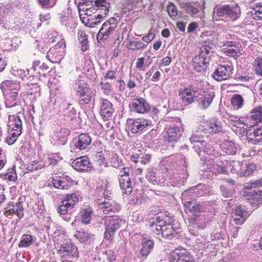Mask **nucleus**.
<instances>
[{"label": "nucleus", "mask_w": 262, "mask_h": 262, "mask_svg": "<svg viewBox=\"0 0 262 262\" xmlns=\"http://www.w3.org/2000/svg\"><path fill=\"white\" fill-rule=\"evenodd\" d=\"M178 234L177 229H174L173 226L170 224L165 225L164 224L162 236L165 238L171 239Z\"/></svg>", "instance_id": "473e14b6"}, {"label": "nucleus", "mask_w": 262, "mask_h": 262, "mask_svg": "<svg viewBox=\"0 0 262 262\" xmlns=\"http://www.w3.org/2000/svg\"><path fill=\"white\" fill-rule=\"evenodd\" d=\"M199 194L200 193H199L197 191V187H194L183 191L182 193V198L183 200H185V202L187 201V199L189 200L194 198Z\"/></svg>", "instance_id": "a19ab883"}, {"label": "nucleus", "mask_w": 262, "mask_h": 262, "mask_svg": "<svg viewBox=\"0 0 262 262\" xmlns=\"http://www.w3.org/2000/svg\"><path fill=\"white\" fill-rule=\"evenodd\" d=\"M233 70L232 66L220 64L214 71L213 77L217 81L228 79L230 77Z\"/></svg>", "instance_id": "2eb2a0df"}, {"label": "nucleus", "mask_w": 262, "mask_h": 262, "mask_svg": "<svg viewBox=\"0 0 262 262\" xmlns=\"http://www.w3.org/2000/svg\"><path fill=\"white\" fill-rule=\"evenodd\" d=\"M199 129L207 137V134L221 132L222 130L221 123L217 121L213 122H203L199 126Z\"/></svg>", "instance_id": "f3484780"}, {"label": "nucleus", "mask_w": 262, "mask_h": 262, "mask_svg": "<svg viewBox=\"0 0 262 262\" xmlns=\"http://www.w3.org/2000/svg\"><path fill=\"white\" fill-rule=\"evenodd\" d=\"M72 208L71 207L69 206V205L67 204V202L63 200L62 202V204H61L58 209V212L62 215L66 214L69 209Z\"/></svg>", "instance_id": "e2e57ef3"}, {"label": "nucleus", "mask_w": 262, "mask_h": 262, "mask_svg": "<svg viewBox=\"0 0 262 262\" xmlns=\"http://www.w3.org/2000/svg\"><path fill=\"white\" fill-rule=\"evenodd\" d=\"M234 213V216L243 217L247 216V212L245 211L244 208L241 205L237 206L235 208Z\"/></svg>", "instance_id": "0e129e2a"}, {"label": "nucleus", "mask_w": 262, "mask_h": 262, "mask_svg": "<svg viewBox=\"0 0 262 262\" xmlns=\"http://www.w3.org/2000/svg\"><path fill=\"white\" fill-rule=\"evenodd\" d=\"M113 112L112 104L106 99H102L100 111L101 116L104 119H107Z\"/></svg>", "instance_id": "a878e982"}, {"label": "nucleus", "mask_w": 262, "mask_h": 262, "mask_svg": "<svg viewBox=\"0 0 262 262\" xmlns=\"http://www.w3.org/2000/svg\"><path fill=\"white\" fill-rule=\"evenodd\" d=\"M57 248V253L61 258L71 260L79 257L78 248L71 241L63 243Z\"/></svg>", "instance_id": "7ed1b4c3"}, {"label": "nucleus", "mask_w": 262, "mask_h": 262, "mask_svg": "<svg viewBox=\"0 0 262 262\" xmlns=\"http://www.w3.org/2000/svg\"><path fill=\"white\" fill-rule=\"evenodd\" d=\"M101 85L102 90L104 94L108 95L112 92V87L108 82H102L101 83Z\"/></svg>", "instance_id": "338daca9"}, {"label": "nucleus", "mask_w": 262, "mask_h": 262, "mask_svg": "<svg viewBox=\"0 0 262 262\" xmlns=\"http://www.w3.org/2000/svg\"><path fill=\"white\" fill-rule=\"evenodd\" d=\"M99 209H100L104 214L110 215L118 212V209L116 206L115 203L113 201H104L99 204Z\"/></svg>", "instance_id": "5701e85b"}, {"label": "nucleus", "mask_w": 262, "mask_h": 262, "mask_svg": "<svg viewBox=\"0 0 262 262\" xmlns=\"http://www.w3.org/2000/svg\"><path fill=\"white\" fill-rule=\"evenodd\" d=\"M151 62V61H150L149 63H145V59L144 57L139 58L137 60L136 68L139 71H145Z\"/></svg>", "instance_id": "13d9d810"}, {"label": "nucleus", "mask_w": 262, "mask_h": 262, "mask_svg": "<svg viewBox=\"0 0 262 262\" xmlns=\"http://www.w3.org/2000/svg\"><path fill=\"white\" fill-rule=\"evenodd\" d=\"M256 169V165L254 163H248L243 164L241 167L239 173L243 174L245 176H249L253 173Z\"/></svg>", "instance_id": "4c0bfd02"}, {"label": "nucleus", "mask_w": 262, "mask_h": 262, "mask_svg": "<svg viewBox=\"0 0 262 262\" xmlns=\"http://www.w3.org/2000/svg\"><path fill=\"white\" fill-rule=\"evenodd\" d=\"M146 46L147 45H145L142 41L133 40L129 41L127 47L129 50L134 51L144 49Z\"/></svg>", "instance_id": "09e8293b"}, {"label": "nucleus", "mask_w": 262, "mask_h": 262, "mask_svg": "<svg viewBox=\"0 0 262 262\" xmlns=\"http://www.w3.org/2000/svg\"><path fill=\"white\" fill-rule=\"evenodd\" d=\"M24 208L23 205L19 201L16 203H9L4 210V214L7 217L12 218V216L16 215L21 219L24 216Z\"/></svg>", "instance_id": "f8f14e48"}, {"label": "nucleus", "mask_w": 262, "mask_h": 262, "mask_svg": "<svg viewBox=\"0 0 262 262\" xmlns=\"http://www.w3.org/2000/svg\"><path fill=\"white\" fill-rule=\"evenodd\" d=\"M96 12H97V10L95 6H94L84 12H80L79 16L81 21L86 25L87 19L94 18V16H92V15Z\"/></svg>", "instance_id": "e433bc0d"}, {"label": "nucleus", "mask_w": 262, "mask_h": 262, "mask_svg": "<svg viewBox=\"0 0 262 262\" xmlns=\"http://www.w3.org/2000/svg\"><path fill=\"white\" fill-rule=\"evenodd\" d=\"M204 161V165L206 166L207 169L215 174L222 173L226 170L222 168L221 164H215L213 160H209L207 158Z\"/></svg>", "instance_id": "cd10ccee"}, {"label": "nucleus", "mask_w": 262, "mask_h": 262, "mask_svg": "<svg viewBox=\"0 0 262 262\" xmlns=\"http://www.w3.org/2000/svg\"><path fill=\"white\" fill-rule=\"evenodd\" d=\"M253 70L257 76H262V56H257L252 63Z\"/></svg>", "instance_id": "f704fd0d"}, {"label": "nucleus", "mask_w": 262, "mask_h": 262, "mask_svg": "<svg viewBox=\"0 0 262 262\" xmlns=\"http://www.w3.org/2000/svg\"><path fill=\"white\" fill-rule=\"evenodd\" d=\"M213 52V49L209 46L205 45L200 48V51L199 54L202 57H204L205 60L209 62L210 57Z\"/></svg>", "instance_id": "79ce46f5"}, {"label": "nucleus", "mask_w": 262, "mask_h": 262, "mask_svg": "<svg viewBox=\"0 0 262 262\" xmlns=\"http://www.w3.org/2000/svg\"><path fill=\"white\" fill-rule=\"evenodd\" d=\"M76 96L81 104H88L92 97V90L85 82H79L77 88Z\"/></svg>", "instance_id": "9d476101"}, {"label": "nucleus", "mask_w": 262, "mask_h": 262, "mask_svg": "<svg viewBox=\"0 0 262 262\" xmlns=\"http://www.w3.org/2000/svg\"><path fill=\"white\" fill-rule=\"evenodd\" d=\"M222 168L226 170L222 173L227 174L230 170L233 173H239L242 163L238 161L224 160L222 162Z\"/></svg>", "instance_id": "6ab92c4d"}, {"label": "nucleus", "mask_w": 262, "mask_h": 262, "mask_svg": "<svg viewBox=\"0 0 262 262\" xmlns=\"http://www.w3.org/2000/svg\"><path fill=\"white\" fill-rule=\"evenodd\" d=\"M94 6H95L94 0H84L78 6L79 13L85 12V11L89 10L90 8H92Z\"/></svg>", "instance_id": "5fc2aeb1"}, {"label": "nucleus", "mask_w": 262, "mask_h": 262, "mask_svg": "<svg viewBox=\"0 0 262 262\" xmlns=\"http://www.w3.org/2000/svg\"><path fill=\"white\" fill-rule=\"evenodd\" d=\"M9 126L14 130H22V121L18 116H12L9 118Z\"/></svg>", "instance_id": "c9c22d12"}, {"label": "nucleus", "mask_w": 262, "mask_h": 262, "mask_svg": "<svg viewBox=\"0 0 262 262\" xmlns=\"http://www.w3.org/2000/svg\"><path fill=\"white\" fill-rule=\"evenodd\" d=\"M195 138V136H191L190 138V141L193 144L192 147L200 156H202L201 159L205 160L207 158L205 156L206 155L207 156L211 155L212 149L210 145L204 140L201 141H197Z\"/></svg>", "instance_id": "0eeeda50"}, {"label": "nucleus", "mask_w": 262, "mask_h": 262, "mask_svg": "<svg viewBox=\"0 0 262 262\" xmlns=\"http://www.w3.org/2000/svg\"><path fill=\"white\" fill-rule=\"evenodd\" d=\"M130 107L132 111L139 114L147 113L150 110L148 104L142 98L134 99L130 104Z\"/></svg>", "instance_id": "dca6fc26"}, {"label": "nucleus", "mask_w": 262, "mask_h": 262, "mask_svg": "<svg viewBox=\"0 0 262 262\" xmlns=\"http://www.w3.org/2000/svg\"><path fill=\"white\" fill-rule=\"evenodd\" d=\"M92 142L90 136L87 134H81L75 140V146L78 149H85Z\"/></svg>", "instance_id": "393cba45"}, {"label": "nucleus", "mask_w": 262, "mask_h": 262, "mask_svg": "<svg viewBox=\"0 0 262 262\" xmlns=\"http://www.w3.org/2000/svg\"><path fill=\"white\" fill-rule=\"evenodd\" d=\"M209 62L205 60L204 57H202L199 54L195 56L192 62V66L195 71L198 72H201L204 70L206 64Z\"/></svg>", "instance_id": "c85d7f7f"}, {"label": "nucleus", "mask_w": 262, "mask_h": 262, "mask_svg": "<svg viewBox=\"0 0 262 262\" xmlns=\"http://www.w3.org/2000/svg\"><path fill=\"white\" fill-rule=\"evenodd\" d=\"M74 236L82 243L89 242L92 235L85 231H77Z\"/></svg>", "instance_id": "3c124183"}, {"label": "nucleus", "mask_w": 262, "mask_h": 262, "mask_svg": "<svg viewBox=\"0 0 262 262\" xmlns=\"http://www.w3.org/2000/svg\"><path fill=\"white\" fill-rule=\"evenodd\" d=\"M69 130L68 128H63L56 132V137L59 139H63V140L62 141V143L64 144L66 141L65 139L69 135Z\"/></svg>", "instance_id": "bf43d9fd"}, {"label": "nucleus", "mask_w": 262, "mask_h": 262, "mask_svg": "<svg viewBox=\"0 0 262 262\" xmlns=\"http://www.w3.org/2000/svg\"><path fill=\"white\" fill-rule=\"evenodd\" d=\"M48 69V66L47 64L44 62L41 63L39 60L34 61L32 68V69H33L34 71H37L38 72H39V70H44Z\"/></svg>", "instance_id": "052dcab7"}, {"label": "nucleus", "mask_w": 262, "mask_h": 262, "mask_svg": "<svg viewBox=\"0 0 262 262\" xmlns=\"http://www.w3.org/2000/svg\"><path fill=\"white\" fill-rule=\"evenodd\" d=\"M239 8L236 5L216 6L214 8L212 18L213 21L223 20L221 17H228L231 20H236L239 16Z\"/></svg>", "instance_id": "f257e3e1"}, {"label": "nucleus", "mask_w": 262, "mask_h": 262, "mask_svg": "<svg viewBox=\"0 0 262 262\" xmlns=\"http://www.w3.org/2000/svg\"><path fill=\"white\" fill-rule=\"evenodd\" d=\"M225 118L228 120L229 124L232 127L236 126L237 123H239V122H242L244 120L242 117H239L238 116L230 114H226Z\"/></svg>", "instance_id": "6e6d98bb"}, {"label": "nucleus", "mask_w": 262, "mask_h": 262, "mask_svg": "<svg viewBox=\"0 0 262 262\" xmlns=\"http://www.w3.org/2000/svg\"><path fill=\"white\" fill-rule=\"evenodd\" d=\"M72 181L69 177L53 179V185L56 188L62 190H67L72 185Z\"/></svg>", "instance_id": "b1692460"}, {"label": "nucleus", "mask_w": 262, "mask_h": 262, "mask_svg": "<svg viewBox=\"0 0 262 262\" xmlns=\"http://www.w3.org/2000/svg\"><path fill=\"white\" fill-rule=\"evenodd\" d=\"M52 48L59 50V53H64L66 48L65 41L62 39Z\"/></svg>", "instance_id": "774afa93"}, {"label": "nucleus", "mask_w": 262, "mask_h": 262, "mask_svg": "<svg viewBox=\"0 0 262 262\" xmlns=\"http://www.w3.org/2000/svg\"><path fill=\"white\" fill-rule=\"evenodd\" d=\"M165 140L169 143H172L171 146H173V143L177 142L180 139L182 130L176 126L172 125L165 128Z\"/></svg>", "instance_id": "4468645a"}, {"label": "nucleus", "mask_w": 262, "mask_h": 262, "mask_svg": "<svg viewBox=\"0 0 262 262\" xmlns=\"http://www.w3.org/2000/svg\"><path fill=\"white\" fill-rule=\"evenodd\" d=\"M221 148L223 152L229 155H234L237 152L238 147L231 141H225L221 144Z\"/></svg>", "instance_id": "bb28decb"}, {"label": "nucleus", "mask_w": 262, "mask_h": 262, "mask_svg": "<svg viewBox=\"0 0 262 262\" xmlns=\"http://www.w3.org/2000/svg\"><path fill=\"white\" fill-rule=\"evenodd\" d=\"M105 225V239L112 241L115 232L120 228L122 220L118 216H109L104 219Z\"/></svg>", "instance_id": "20e7f679"}, {"label": "nucleus", "mask_w": 262, "mask_h": 262, "mask_svg": "<svg viewBox=\"0 0 262 262\" xmlns=\"http://www.w3.org/2000/svg\"><path fill=\"white\" fill-rule=\"evenodd\" d=\"M90 161L86 156L80 157L75 159L72 163V166L77 171L87 170L90 167Z\"/></svg>", "instance_id": "412c9836"}, {"label": "nucleus", "mask_w": 262, "mask_h": 262, "mask_svg": "<svg viewBox=\"0 0 262 262\" xmlns=\"http://www.w3.org/2000/svg\"><path fill=\"white\" fill-rule=\"evenodd\" d=\"M63 54L64 53H59V50L51 48L47 53V56L52 58L51 60L52 62H56L62 58Z\"/></svg>", "instance_id": "c03bdc74"}, {"label": "nucleus", "mask_w": 262, "mask_h": 262, "mask_svg": "<svg viewBox=\"0 0 262 262\" xmlns=\"http://www.w3.org/2000/svg\"><path fill=\"white\" fill-rule=\"evenodd\" d=\"M214 97L213 91H206L198 99L199 106L202 109H206L211 104Z\"/></svg>", "instance_id": "4be33fe9"}, {"label": "nucleus", "mask_w": 262, "mask_h": 262, "mask_svg": "<svg viewBox=\"0 0 262 262\" xmlns=\"http://www.w3.org/2000/svg\"><path fill=\"white\" fill-rule=\"evenodd\" d=\"M151 125V122L149 120L137 118L133 120L130 125V130L133 133H137Z\"/></svg>", "instance_id": "a211bd4d"}, {"label": "nucleus", "mask_w": 262, "mask_h": 262, "mask_svg": "<svg viewBox=\"0 0 262 262\" xmlns=\"http://www.w3.org/2000/svg\"><path fill=\"white\" fill-rule=\"evenodd\" d=\"M117 28V19L115 17H111L103 24L97 34V37L106 39L115 32Z\"/></svg>", "instance_id": "6e6552de"}, {"label": "nucleus", "mask_w": 262, "mask_h": 262, "mask_svg": "<svg viewBox=\"0 0 262 262\" xmlns=\"http://www.w3.org/2000/svg\"><path fill=\"white\" fill-rule=\"evenodd\" d=\"M246 125V123L244 120L242 122H239V123H237L236 126L232 127V129L236 134H239L241 136H243L245 134L247 135L248 133L247 132V129L245 127Z\"/></svg>", "instance_id": "de8ad7c7"}, {"label": "nucleus", "mask_w": 262, "mask_h": 262, "mask_svg": "<svg viewBox=\"0 0 262 262\" xmlns=\"http://www.w3.org/2000/svg\"><path fill=\"white\" fill-rule=\"evenodd\" d=\"M249 199L258 202L262 200V182L256 181L245 186Z\"/></svg>", "instance_id": "1a4fd4ad"}, {"label": "nucleus", "mask_w": 262, "mask_h": 262, "mask_svg": "<svg viewBox=\"0 0 262 262\" xmlns=\"http://www.w3.org/2000/svg\"><path fill=\"white\" fill-rule=\"evenodd\" d=\"M19 102L18 99V93L15 91L7 93L5 104L6 107L11 108L16 106Z\"/></svg>", "instance_id": "72a5a7b5"}, {"label": "nucleus", "mask_w": 262, "mask_h": 262, "mask_svg": "<svg viewBox=\"0 0 262 262\" xmlns=\"http://www.w3.org/2000/svg\"><path fill=\"white\" fill-rule=\"evenodd\" d=\"M246 137L247 140L250 143L255 144L259 142L258 139L257 138V136H256L254 131H253V133H248L247 134Z\"/></svg>", "instance_id": "69168bd1"}, {"label": "nucleus", "mask_w": 262, "mask_h": 262, "mask_svg": "<svg viewBox=\"0 0 262 262\" xmlns=\"http://www.w3.org/2000/svg\"><path fill=\"white\" fill-rule=\"evenodd\" d=\"M243 98L240 95H234L231 99V103L235 110H238L243 105Z\"/></svg>", "instance_id": "49530a36"}, {"label": "nucleus", "mask_w": 262, "mask_h": 262, "mask_svg": "<svg viewBox=\"0 0 262 262\" xmlns=\"http://www.w3.org/2000/svg\"><path fill=\"white\" fill-rule=\"evenodd\" d=\"M94 4L98 14L94 15V18L87 19L86 26L90 28L99 25L101 19L107 15L110 8V4L107 0H94Z\"/></svg>", "instance_id": "f03ea898"}, {"label": "nucleus", "mask_w": 262, "mask_h": 262, "mask_svg": "<svg viewBox=\"0 0 262 262\" xmlns=\"http://www.w3.org/2000/svg\"><path fill=\"white\" fill-rule=\"evenodd\" d=\"M33 241V237L29 234H25L23 235L21 240L18 244L19 247H28L30 246Z\"/></svg>", "instance_id": "a18cd8bd"}, {"label": "nucleus", "mask_w": 262, "mask_h": 262, "mask_svg": "<svg viewBox=\"0 0 262 262\" xmlns=\"http://www.w3.org/2000/svg\"><path fill=\"white\" fill-rule=\"evenodd\" d=\"M169 15L172 19H175L177 16L178 11L176 6L172 3L169 4L167 8Z\"/></svg>", "instance_id": "680f3d73"}, {"label": "nucleus", "mask_w": 262, "mask_h": 262, "mask_svg": "<svg viewBox=\"0 0 262 262\" xmlns=\"http://www.w3.org/2000/svg\"><path fill=\"white\" fill-rule=\"evenodd\" d=\"M223 52L226 55L237 58L242 54L241 45L234 41H227L223 43Z\"/></svg>", "instance_id": "ddd939ff"}, {"label": "nucleus", "mask_w": 262, "mask_h": 262, "mask_svg": "<svg viewBox=\"0 0 262 262\" xmlns=\"http://www.w3.org/2000/svg\"><path fill=\"white\" fill-rule=\"evenodd\" d=\"M252 8L254 11L252 12L253 18L255 19H262V3H258L253 5Z\"/></svg>", "instance_id": "8fccbe9b"}, {"label": "nucleus", "mask_w": 262, "mask_h": 262, "mask_svg": "<svg viewBox=\"0 0 262 262\" xmlns=\"http://www.w3.org/2000/svg\"><path fill=\"white\" fill-rule=\"evenodd\" d=\"M3 92L8 93L9 91L17 90L19 88V83L16 81L7 80L3 81L1 84Z\"/></svg>", "instance_id": "2f4dec72"}, {"label": "nucleus", "mask_w": 262, "mask_h": 262, "mask_svg": "<svg viewBox=\"0 0 262 262\" xmlns=\"http://www.w3.org/2000/svg\"><path fill=\"white\" fill-rule=\"evenodd\" d=\"M79 198L80 196L79 194L76 193H72L67 194L64 200L69 205V206L73 208L78 203Z\"/></svg>", "instance_id": "37998d69"}, {"label": "nucleus", "mask_w": 262, "mask_h": 262, "mask_svg": "<svg viewBox=\"0 0 262 262\" xmlns=\"http://www.w3.org/2000/svg\"><path fill=\"white\" fill-rule=\"evenodd\" d=\"M109 163L112 167L118 168L122 165V161L117 154H113L110 155Z\"/></svg>", "instance_id": "864d4df0"}, {"label": "nucleus", "mask_w": 262, "mask_h": 262, "mask_svg": "<svg viewBox=\"0 0 262 262\" xmlns=\"http://www.w3.org/2000/svg\"><path fill=\"white\" fill-rule=\"evenodd\" d=\"M181 7L186 13L191 16L202 18L204 15L205 2L204 0H201L200 2L183 3Z\"/></svg>", "instance_id": "39448f33"}, {"label": "nucleus", "mask_w": 262, "mask_h": 262, "mask_svg": "<svg viewBox=\"0 0 262 262\" xmlns=\"http://www.w3.org/2000/svg\"><path fill=\"white\" fill-rule=\"evenodd\" d=\"M199 94L198 89L192 85L181 89L179 91V97L182 103L185 106L194 102Z\"/></svg>", "instance_id": "423d86ee"}, {"label": "nucleus", "mask_w": 262, "mask_h": 262, "mask_svg": "<svg viewBox=\"0 0 262 262\" xmlns=\"http://www.w3.org/2000/svg\"><path fill=\"white\" fill-rule=\"evenodd\" d=\"M169 262H194L191 254L185 249H176L168 256Z\"/></svg>", "instance_id": "9b49d317"}, {"label": "nucleus", "mask_w": 262, "mask_h": 262, "mask_svg": "<svg viewBox=\"0 0 262 262\" xmlns=\"http://www.w3.org/2000/svg\"><path fill=\"white\" fill-rule=\"evenodd\" d=\"M119 184L123 192L127 195L130 194L133 191L132 182L128 174L125 172L121 174L119 178Z\"/></svg>", "instance_id": "aec40b11"}, {"label": "nucleus", "mask_w": 262, "mask_h": 262, "mask_svg": "<svg viewBox=\"0 0 262 262\" xmlns=\"http://www.w3.org/2000/svg\"><path fill=\"white\" fill-rule=\"evenodd\" d=\"M154 244V243L151 239L143 237L142 240V247L140 251L141 255L146 257L153 248Z\"/></svg>", "instance_id": "7c9ffc66"}, {"label": "nucleus", "mask_w": 262, "mask_h": 262, "mask_svg": "<svg viewBox=\"0 0 262 262\" xmlns=\"http://www.w3.org/2000/svg\"><path fill=\"white\" fill-rule=\"evenodd\" d=\"M185 206L191 212L201 211L202 206L195 200H188L184 202Z\"/></svg>", "instance_id": "ea45409f"}, {"label": "nucleus", "mask_w": 262, "mask_h": 262, "mask_svg": "<svg viewBox=\"0 0 262 262\" xmlns=\"http://www.w3.org/2000/svg\"><path fill=\"white\" fill-rule=\"evenodd\" d=\"M5 178L9 181L15 182L17 178V176L15 171V166H13L11 169H8L7 172L5 174Z\"/></svg>", "instance_id": "4d7b16f0"}, {"label": "nucleus", "mask_w": 262, "mask_h": 262, "mask_svg": "<svg viewBox=\"0 0 262 262\" xmlns=\"http://www.w3.org/2000/svg\"><path fill=\"white\" fill-rule=\"evenodd\" d=\"M93 214V209L90 207H84L80 210L81 222L83 224L88 225L90 223Z\"/></svg>", "instance_id": "c756f323"}, {"label": "nucleus", "mask_w": 262, "mask_h": 262, "mask_svg": "<svg viewBox=\"0 0 262 262\" xmlns=\"http://www.w3.org/2000/svg\"><path fill=\"white\" fill-rule=\"evenodd\" d=\"M156 221L157 223H153L151 224V230L154 233L157 235L162 234L163 227L165 222L159 221L157 219H156Z\"/></svg>", "instance_id": "603ef678"}, {"label": "nucleus", "mask_w": 262, "mask_h": 262, "mask_svg": "<svg viewBox=\"0 0 262 262\" xmlns=\"http://www.w3.org/2000/svg\"><path fill=\"white\" fill-rule=\"evenodd\" d=\"M250 118L257 122H262V107L257 106L250 112Z\"/></svg>", "instance_id": "58836bf2"}]
</instances>
